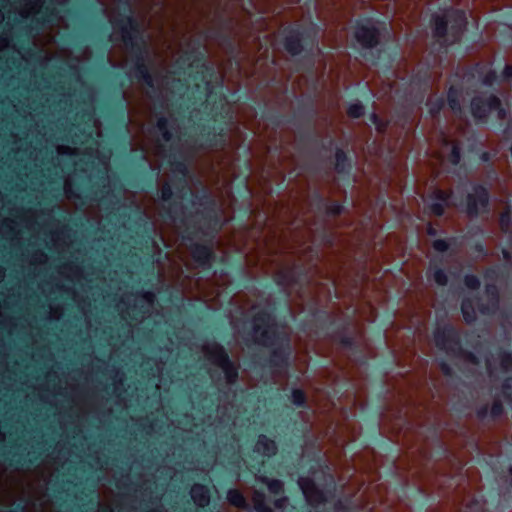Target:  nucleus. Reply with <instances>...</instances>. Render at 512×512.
<instances>
[{"instance_id": "1", "label": "nucleus", "mask_w": 512, "mask_h": 512, "mask_svg": "<svg viewBox=\"0 0 512 512\" xmlns=\"http://www.w3.org/2000/svg\"><path fill=\"white\" fill-rule=\"evenodd\" d=\"M176 73L188 76L200 83L194 84L198 93L194 103H199L202 112L213 122V125L199 122L196 124L197 139L201 148H217L226 144L228 126L233 115L226 104V97L221 90H216L211 82L215 74L212 65L207 61L205 47L200 39L193 41V47L186 51L175 62Z\"/></svg>"}, {"instance_id": "2", "label": "nucleus", "mask_w": 512, "mask_h": 512, "mask_svg": "<svg viewBox=\"0 0 512 512\" xmlns=\"http://www.w3.org/2000/svg\"><path fill=\"white\" fill-rule=\"evenodd\" d=\"M162 217L183 228V239L193 241L204 230L217 232L221 229V220L216 211V201L206 187L199 191H182L174 199V189L165 183L160 190Z\"/></svg>"}, {"instance_id": "3", "label": "nucleus", "mask_w": 512, "mask_h": 512, "mask_svg": "<svg viewBox=\"0 0 512 512\" xmlns=\"http://www.w3.org/2000/svg\"><path fill=\"white\" fill-rule=\"evenodd\" d=\"M286 324L276 320L274 308H262L250 318V328L245 331L246 346L255 345L268 350L259 356L263 367L284 369L289 366L292 354L291 339L285 331Z\"/></svg>"}, {"instance_id": "4", "label": "nucleus", "mask_w": 512, "mask_h": 512, "mask_svg": "<svg viewBox=\"0 0 512 512\" xmlns=\"http://www.w3.org/2000/svg\"><path fill=\"white\" fill-rule=\"evenodd\" d=\"M389 34L387 24L372 16L361 15L353 23V38L360 47V55L374 65L391 67L395 51L380 47L382 38Z\"/></svg>"}, {"instance_id": "5", "label": "nucleus", "mask_w": 512, "mask_h": 512, "mask_svg": "<svg viewBox=\"0 0 512 512\" xmlns=\"http://www.w3.org/2000/svg\"><path fill=\"white\" fill-rule=\"evenodd\" d=\"M321 27L311 21L307 26L301 24L288 25L282 31V46L291 57H299L313 65L316 52L319 50Z\"/></svg>"}, {"instance_id": "6", "label": "nucleus", "mask_w": 512, "mask_h": 512, "mask_svg": "<svg viewBox=\"0 0 512 512\" xmlns=\"http://www.w3.org/2000/svg\"><path fill=\"white\" fill-rule=\"evenodd\" d=\"M430 24L441 52L447 53L450 47L461 43L468 20L464 10L449 9L443 14H432Z\"/></svg>"}, {"instance_id": "7", "label": "nucleus", "mask_w": 512, "mask_h": 512, "mask_svg": "<svg viewBox=\"0 0 512 512\" xmlns=\"http://www.w3.org/2000/svg\"><path fill=\"white\" fill-rule=\"evenodd\" d=\"M485 293L488 297L487 302H484L479 294L466 296L461 300L460 310L467 324L476 322L477 311L481 315L492 316L499 310L500 292L498 287L493 283L486 284Z\"/></svg>"}, {"instance_id": "8", "label": "nucleus", "mask_w": 512, "mask_h": 512, "mask_svg": "<svg viewBox=\"0 0 512 512\" xmlns=\"http://www.w3.org/2000/svg\"><path fill=\"white\" fill-rule=\"evenodd\" d=\"M436 347L456 358H463L472 364H479L475 353L462 346L460 331L452 324L447 323L437 327L433 332Z\"/></svg>"}, {"instance_id": "9", "label": "nucleus", "mask_w": 512, "mask_h": 512, "mask_svg": "<svg viewBox=\"0 0 512 512\" xmlns=\"http://www.w3.org/2000/svg\"><path fill=\"white\" fill-rule=\"evenodd\" d=\"M471 218H476L490 211V192L481 183H471V191L457 204Z\"/></svg>"}, {"instance_id": "10", "label": "nucleus", "mask_w": 512, "mask_h": 512, "mask_svg": "<svg viewBox=\"0 0 512 512\" xmlns=\"http://www.w3.org/2000/svg\"><path fill=\"white\" fill-rule=\"evenodd\" d=\"M297 484L302 491V494L310 506L309 512H330V510H319L321 505L329 502V499L334 496V484L330 485L329 489H321L316 481L310 476H300Z\"/></svg>"}, {"instance_id": "11", "label": "nucleus", "mask_w": 512, "mask_h": 512, "mask_svg": "<svg viewBox=\"0 0 512 512\" xmlns=\"http://www.w3.org/2000/svg\"><path fill=\"white\" fill-rule=\"evenodd\" d=\"M470 110L473 118L479 122H486L493 112L498 119L503 120L507 116L501 99L494 93L482 94L471 99Z\"/></svg>"}, {"instance_id": "12", "label": "nucleus", "mask_w": 512, "mask_h": 512, "mask_svg": "<svg viewBox=\"0 0 512 512\" xmlns=\"http://www.w3.org/2000/svg\"><path fill=\"white\" fill-rule=\"evenodd\" d=\"M168 158V164L171 167V170L175 174H179V176L175 177L172 181V189L174 188V197L182 191H191V187L188 185L187 177L189 175V168L185 161L181 159L178 147L174 144H171L169 148L166 150L164 155Z\"/></svg>"}, {"instance_id": "13", "label": "nucleus", "mask_w": 512, "mask_h": 512, "mask_svg": "<svg viewBox=\"0 0 512 512\" xmlns=\"http://www.w3.org/2000/svg\"><path fill=\"white\" fill-rule=\"evenodd\" d=\"M120 35V39L129 51L130 61L149 58L147 44L142 36L140 24L134 28H125V30H114Z\"/></svg>"}, {"instance_id": "14", "label": "nucleus", "mask_w": 512, "mask_h": 512, "mask_svg": "<svg viewBox=\"0 0 512 512\" xmlns=\"http://www.w3.org/2000/svg\"><path fill=\"white\" fill-rule=\"evenodd\" d=\"M125 184L139 191H149L155 186L156 175L145 162L140 161L134 170L128 171L123 176Z\"/></svg>"}, {"instance_id": "15", "label": "nucleus", "mask_w": 512, "mask_h": 512, "mask_svg": "<svg viewBox=\"0 0 512 512\" xmlns=\"http://www.w3.org/2000/svg\"><path fill=\"white\" fill-rule=\"evenodd\" d=\"M310 204L315 213L326 218H335L347 211L346 203L331 200L325 197L319 190H314L311 193Z\"/></svg>"}, {"instance_id": "16", "label": "nucleus", "mask_w": 512, "mask_h": 512, "mask_svg": "<svg viewBox=\"0 0 512 512\" xmlns=\"http://www.w3.org/2000/svg\"><path fill=\"white\" fill-rule=\"evenodd\" d=\"M152 60L150 58L130 61L125 76L130 82L142 83L148 88H154L156 76L152 71Z\"/></svg>"}, {"instance_id": "17", "label": "nucleus", "mask_w": 512, "mask_h": 512, "mask_svg": "<svg viewBox=\"0 0 512 512\" xmlns=\"http://www.w3.org/2000/svg\"><path fill=\"white\" fill-rule=\"evenodd\" d=\"M453 192L445 191L440 188L434 189L425 199V211L432 216L442 217L446 208L452 205Z\"/></svg>"}, {"instance_id": "18", "label": "nucleus", "mask_w": 512, "mask_h": 512, "mask_svg": "<svg viewBox=\"0 0 512 512\" xmlns=\"http://www.w3.org/2000/svg\"><path fill=\"white\" fill-rule=\"evenodd\" d=\"M276 452V442L265 434H259L252 448L253 455H250V458L256 462V468L259 470L265 460L274 456Z\"/></svg>"}, {"instance_id": "19", "label": "nucleus", "mask_w": 512, "mask_h": 512, "mask_svg": "<svg viewBox=\"0 0 512 512\" xmlns=\"http://www.w3.org/2000/svg\"><path fill=\"white\" fill-rule=\"evenodd\" d=\"M317 116V110L313 99L309 98L307 101H299L295 113L288 118L287 123L292 124H305L308 129H315L314 121Z\"/></svg>"}, {"instance_id": "20", "label": "nucleus", "mask_w": 512, "mask_h": 512, "mask_svg": "<svg viewBox=\"0 0 512 512\" xmlns=\"http://www.w3.org/2000/svg\"><path fill=\"white\" fill-rule=\"evenodd\" d=\"M118 4V16L111 22L113 30H125V28L138 26L140 23L134 15L131 0H119Z\"/></svg>"}, {"instance_id": "21", "label": "nucleus", "mask_w": 512, "mask_h": 512, "mask_svg": "<svg viewBox=\"0 0 512 512\" xmlns=\"http://www.w3.org/2000/svg\"><path fill=\"white\" fill-rule=\"evenodd\" d=\"M190 252L192 259L198 267L204 270H211L213 263L216 261L217 256L209 244L193 242L190 245Z\"/></svg>"}, {"instance_id": "22", "label": "nucleus", "mask_w": 512, "mask_h": 512, "mask_svg": "<svg viewBox=\"0 0 512 512\" xmlns=\"http://www.w3.org/2000/svg\"><path fill=\"white\" fill-rule=\"evenodd\" d=\"M311 317L316 327V334L319 336L329 337L340 323L325 309L314 310L311 313Z\"/></svg>"}, {"instance_id": "23", "label": "nucleus", "mask_w": 512, "mask_h": 512, "mask_svg": "<svg viewBox=\"0 0 512 512\" xmlns=\"http://www.w3.org/2000/svg\"><path fill=\"white\" fill-rule=\"evenodd\" d=\"M350 322L344 321L339 323L335 330L329 336L333 341L337 342L341 347L353 352L359 351V345L353 335L349 333Z\"/></svg>"}, {"instance_id": "24", "label": "nucleus", "mask_w": 512, "mask_h": 512, "mask_svg": "<svg viewBox=\"0 0 512 512\" xmlns=\"http://www.w3.org/2000/svg\"><path fill=\"white\" fill-rule=\"evenodd\" d=\"M260 481L266 485L269 493L275 496L272 501L274 508L278 510L285 508L288 503V497L285 495L283 481L276 478H269L267 476L262 477Z\"/></svg>"}, {"instance_id": "25", "label": "nucleus", "mask_w": 512, "mask_h": 512, "mask_svg": "<svg viewBox=\"0 0 512 512\" xmlns=\"http://www.w3.org/2000/svg\"><path fill=\"white\" fill-rule=\"evenodd\" d=\"M305 274L302 266L294 265L289 269L278 271L274 276V282L280 288H287L298 283V275Z\"/></svg>"}, {"instance_id": "26", "label": "nucleus", "mask_w": 512, "mask_h": 512, "mask_svg": "<svg viewBox=\"0 0 512 512\" xmlns=\"http://www.w3.org/2000/svg\"><path fill=\"white\" fill-rule=\"evenodd\" d=\"M354 167L353 158L349 153L342 148L335 149V163L334 169L343 178H350L352 176Z\"/></svg>"}, {"instance_id": "27", "label": "nucleus", "mask_w": 512, "mask_h": 512, "mask_svg": "<svg viewBox=\"0 0 512 512\" xmlns=\"http://www.w3.org/2000/svg\"><path fill=\"white\" fill-rule=\"evenodd\" d=\"M40 16L33 19V23L37 27H43L45 24L54 22L58 17V12L54 7L53 0H44L38 11Z\"/></svg>"}, {"instance_id": "28", "label": "nucleus", "mask_w": 512, "mask_h": 512, "mask_svg": "<svg viewBox=\"0 0 512 512\" xmlns=\"http://www.w3.org/2000/svg\"><path fill=\"white\" fill-rule=\"evenodd\" d=\"M314 241L319 246H324L331 248L334 246L335 243V234L334 232L328 227L327 223L323 221L322 223L318 224L312 231Z\"/></svg>"}, {"instance_id": "29", "label": "nucleus", "mask_w": 512, "mask_h": 512, "mask_svg": "<svg viewBox=\"0 0 512 512\" xmlns=\"http://www.w3.org/2000/svg\"><path fill=\"white\" fill-rule=\"evenodd\" d=\"M503 413V403L499 399H495L491 407H489V405L487 404L480 406L476 410V417L481 421H484L486 419L497 420L503 415Z\"/></svg>"}, {"instance_id": "30", "label": "nucleus", "mask_w": 512, "mask_h": 512, "mask_svg": "<svg viewBox=\"0 0 512 512\" xmlns=\"http://www.w3.org/2000/svg\"><path fill=\"white\" fill-rule=\"evenodd\" d=\"M300 141L303 143H314L323 151L330 150L335 142L334 138L330 135L328 136L327 141L322 140L315 129H310L301 133Z\"/></svg>"}, {"instance_id": "31", "label": "nucleus", "mask_w": 512, "mask_h": 512, "mask_svg": "<svg viewBox=\"0 0 512 512\" xmlns=\"http://www.w3.org/2000/svg\"><path fill=\"white\" fill-rule=\"evenodd\" d=\"M190 495H191V498L194 501V503L199 508H205L210 503V499H211L210 489L208 486H206L204 484H201V483L194 484L191 488Z\"/></svg>"}, {"instance_id": "32", "label": "nucleus", "mask_w": 512, "mask_h": 512, "mask_svg": "<svg viewBox=\"0 0 512 512\" xmlns=\"http://www.w3.org/2000/svg\"><path fill=\"white\" fill-rule=\"evenodd\" d=\"M463 95L462 83L452 84L447 91V105L454 113L462 112L461 98Z\"/></svg>"}, {"instance_id": "33", "label": "nucleus", "mask_w": 512, "mask_h": 512, "mask_svg": "<svg viewBox=\"0 0 512 512\" xmlns=\"http://www.w3.org/2000/svg\"><path fill=\"white\" fill-rule=\"evenodd\" d=\"M112 196H114L113 193L105 184L97 183L96 189H94V186H91L85 190L86 198L97 200L103 204H106Z\"/></svg>"}, {"instance_id": "34", "label": "nucleus", "mask_w": 512, "mask_h": 512, "mask_svg": "<svg viewBox=\"0 0 512 512\" xmlns=\"http://www.w3.org/2000/svg\"><path fill=\"white\" fill-rule=\"evenodd\" d=\"M208 356L209 359L220 368H223L232 361L228 351L222 345H216L208 352Z\"/></svg>"}, {"instance_id": "35", "label": "nucleus", "mask_w": 512, "mask_h": 512, "mask_svg": "<svg viewBox=\"0 0 512 512\" xmlns=\"http://www.w3.org/2000/svg\"><path fill=\"white\" fill-rule=\"evenodd\" d=\"M63 493H64L63 489L57 488V489H54L53 496L55 497V499L57 501H61L60 506L65 507L70 512H86L87 511L86 506H88L89 504H91L92 506L96 505V502H94L93 500H90L89 502L83 503L81 505L70 504L64 500Z\"/></svg>"}, {"instance_id": "36", "label": "nucleus", "mask_w": 512, "mask_h": 512, "mask_svg": "<svg viewBox=\"0 0 512 512\" xmlns=\"http://www.w3.org/2000/svg\"><path fill=\"white\" fill-rule=\"evenodd\" d=\"M445 145L451 144V150L447 156V161L454 167L465 169V164L462 161V148L459 142H450L448 139L444 140Z\"/></svg>"}, {"instance_id": "37", "label": "nucleus", "mask_w": 512, "mask_h": 512, "mask_svg": "<svg viewBox=\"0 0 512 512\" xmlns=\"http://www.w3.org/2000/svg\"><path fill=\"white\" fill-rule=\"evenodd\" d=\"M457 243L458 238L455 236H451L445 239H435L432 242V247L438 253H446L449 251H451V253H454Z\"/></svg>"}, {"instance_id": "38", "label": "nucleus", "mask_w": 512, "mask_h": 512, "mask_svg": "<svg viewBox=\"0 0 512 512\" xmlns=\"http://www.w3.org/2000/svg\"><path fill=\"white\" fill-rule=\"evenodd\" d=\"M428 273L437 286L445 287L448 284L449 279L447 272L441 266L435 265L433 262H431Z\"/></svg>"}, {"instance_id": "39", "label": "nucleus", "mask_w": 512, "mask_h": 512, "mask_svg": "<svg viewBox=\"0 0 512 512\" xmlns=\"http://www.w3.org/2000/svg\"><path fill=\"white\" fill-rule=\"evenodd\" d=\"M156 128L159 131L164 142H171L174 138L172 125L168 118L161 116L157 119Z\"/></svg>"}, {"instance_id": "40", "label": "nucleus", "mask_w": 512, "mask_h": 512, "mask_svg": "<svg viewBox=\"0 0 512 512\" xmlns=\"http://www.w3.org/2000/svg\"><path fill=\"white\" fill-rule=\"evenodd\" d=\"M226 499L234 507L244 509L247 507V501L244 494L237 488H230L226 493Z\"/></svg>"}, {"instance_id": "41", "label": "nucleus", "mask_w": 512, "mask_h": 512, "mask_svg": "<svg viewBox=\"0 0 512 512\" xmlns=\"http://www.w3.org/2000/svg\"><path fill=\"white\" fill-rule=\"evenodd\" d=\"M253 504L256 512H275L274 509L267 503L265 493L255 491L253 496Z\"/></svg>"}, {"instance_id": "42", "label": "nucleus", "mask_w": 512, "mask_h": 512, "mask_svg": "<svg viewBox=\"0 0 512 512\" xmlns=\"http://www.w3.org/2000/svg\"><path fill=\"white\" fill-rule=\"evenodd\" d=\"M476 68H479V74L481 76V83L484 86L491 87L494 84H500V75L493 69H489L487 72L483 73L480 64L476 65Z\"/></svg>"}, {"instance_id": "43", "label": "nucleus", "mask_w": 512, "mask_h": 512, "mask_svg": "<svg viewBox=\"0 0 512 512\" xmlns=\"http://www.w3.org/2000/svg\"><path fill=\"white\" fill-rule=\"evenodd\" d=\"M288 400L297 408H305L307 406V396L301 388H293Z\"/></svg>"}, {"instance_id": "44", "label": "nucleus", "mask_w": 512, "mask_h": 512, "mask_svg": "<svg viewBox=\"0 0 512 512\" xmlns=\"http://www.w3.org/2000/svg\"><path fill=\"white\" fill-rule=\"evenodd\" d=\"M445 99L443 97H437L435 99H429L426 102V106L428 107V112L431 115V117H438L441 113V111L445 107Z\"/></svg>"}, {"instance_id": "45", "label": "nucleus", "mask_w": 512, "mask_h": 512, "mask_svg": "<svg viewBox=\"0 0 512 512\" xmlns=\"http://www.w3.org/2000/svg\"><path fill=\"white\" fill-rule=\"evenodd\" d=\"M227 383L236 384L239 378V369L238 366L231 361L229 364H226L223 368H221Z\"/></svg>"}, {"instance_id": "46", "label": "nucleus", "mask_w": 512, "mask_h": 512, "mask_svg": "<svg viewBox=\"0 0 512 512\" xmlns=\"http://www.w3.org/2000/svg\"><path fill=\"white\" fill-rule=\"evenodd\" d=\"M262 117L275 127H280L288 120L283 114L275 110H265Z\"/></svg>"}, {"instance_id": "47", "label": "nucleus", "mask_w": 512, "mask_h": 512, "mask_svg": "<svg viewBox=\"0 0 512 512\" xmlns=\"http://www.w3.org/2000/svg\"><path fill=\"white\" fill-rule=\"evenodd\" d=\"M29 457H27L24 454H17L13 453V459L11 461L12 465L15 466H24L25 464H34L35 461L38 460L39 454H37L35 451H33L31 454H28Z\"/></svg>"}, {"instance_id": "48", "label": "nucleus", "mask_w": 512, "mask_h": 512, "mask_svg": "<svg viewBox=\"0 0 512 512\" xmlns=\"http://www.w3.org/2000/svg\"><path fill=\"white\" fill-rule=\"evenodd\" d=\"M500 367L504 372L512 371V352L503 348L498 351Z\"/></svg>"}, {"instance_id": "49", "label": "nucleus", "mask_w": 512, "mask_h": 512, "mask_svg": "<svg viewBox=\"0 0 512 512\" xmlns=\"http://www.w3.org/2000/svg\"><path fill=\"white\" fill-rule=\"evenodd\" d=\"M430 77L431 76H430V72H429L428 68L420 69L417 72L412 74L411 83L418 85V86L428 87Z\"/></svg>"}, {"instance_id": "50", "label": "nucleus", "mask_w": 512, "mask_h": 512, "mask_svg": "<svg viewBox=\"0 0 512 512\" xmlns=\"http://www.w3.org/2000/svg\"><path fill=\"white\" fill-rule=\"evenodd\" d=\"M346 112L350 118L360 119L365 115V106L360 101H356L348 105Z\"/></svg>"}, {"instance_id": "51", "label": "nucleus", "mask_w": 512, "mask_h": 512, "mask_svg": "<svg viewBox=\"0 0 512 512\" xmlns=\"http://www.w3.org/2000/svg\"><path fill=\"white\" fill-rule=\"evenodd\" d=\"M464 285L471 290H478L481 286L479 277L475 274H466L463 278Z\"/></svg>"}, {"instance_id": "52", "label": "nucleus", "mask_w": 512, "mask_h": 512, "mask_svg": "<svg viewBox=\"0 0 512 512\" xmlns=\"http://www.w3.org/2000/svg\"><path fill=\"white\" fill-rule=\"evenodd\" d=\"M333 508L337 512H352L354 505L351 499H339L334 503Z\"/></svg>"}, {"instance_id": "53", "label": "nucleus", "mask_w": 512, "mask_h": 512, "mask_svg": "<svg viewBox=\"0 0 512 512\" xmlns=\"http://www.w3.org/2000/svg\"><path fill=\"white\" fill-rule=\"evenodd\" d=\"M237 270L238 273L242 276V279L239 281L238 286L242 288H249L252 283V278L246 273L244 267L240 262L237 261Z\"/></svg>"}, {"instance_id": "54", "label": "nucleus", "mask_w": 512, "mask_h": 512, "mask_svg": "<svg viewBox=\"0 0 512 512\" xmlns=\"http://www.w3.org/2000/svg\"><path fill=\"white\" fill-rule=\"evenodd\" d=\"M501 393L506 400L512 402V376L503 380L501 384Z\"/></svg>"}, {"instance_id": "55", "label": "nucleus", "mask_w": 512, "mask_h": 512, "mask_svg": "<svg viewBox=\"0 0 512 512\" xmlns=\"http://www.w3.org/2000/svg\"><path fill=\"white\" fill-rule=\"evenodd\" d=\"M437 444H438V453L441 458L449 459L453 456V453L451 452V450L447 447V445L439 437H437Z\"/></svg>"}, {"instance_id": "56", "label": "nucleus", "mask_w": 512, "mask_h": 512, "mask_svg": "<svg viewBox=\"0 0 512 512\" xmlns=\"http://www.w3.org/2000/svg\"><path fill=\"white\" fill-rule=\"evenodd\" d=\"M369 120L376 126L378 132H384L387 128V124L382 121L378 114L372 112L369 115Z\"/></svg>"}, {"instance_id": "57", "label": "nucleus", "mask_w": 512, "mask_h": 512, "mask_svg": "<svg viewBox=\"0 0 512 512\" xmlns=\"http://www.w3.org/2000/svg\"><path fill=\"white\" fill-rule=\"evenodd\" d=\"M512 80V65L506 64L500 74V81L507 82Z\"/></svg>"}, {"instance_id": "58", "label": "nucleus", "mask_w": 512, "mask_h": 512, "mask_svg": "<svg viewBox=\"0 0 512 512\" xmlns=\"http://www.w3.org/2000/svg\"><path fill=\"white\" fill-rule=\"evenodd\" d=\"M477 158L481 163H490L492 160V154L488 151L480 150L477 154Z\"/></svg>"}, {"instance_id": "59", "label": "nucleus", "mask_w": 512, "mask_h": 512, "mask_svg": "<svg viewBox=\"0 0 512 512\" xmlns=\"http://www.w3.org/2000/svg\"><path fill=\"white\" fill-rule=\"evenodd\" d=\"M439 366H440V369H441L442 373L445 376H451L452 375V373H453L452 367L449 365V363L447 361L442 360L439 363Z\"/></svg>"}, {"instance_id": "60", "label": "nucleus", "mask_w": 512, "mask_h": 512, "mask_svg": "<svg viewBox=\"0 0 512 512\" xmlns=\"http://www.w3.org/2000/svg\"><path fill=\"white\" fill-rule=\"evenodd\" d=\"M426 234L429 237H436L439 235V230L436 227H434L432 223H428L426 226Z\"/></svg>"}, {"instance_id": "61", "label": "nucleus", "mask_w": 512, "mask_h": 512, "mask_svg": "<svg viewBox=\"0 0 512 512\" xmlns=\"http://www.w3.org/2000/svg\"><path fill=\"white\" fill-rule=\"evenodd\" d=\"M135 486L134 484L132 483H127L126 481H118L116 483V487L119 489V490H125V491H131L132 487Z\"/></svg>"}, {"instance_id": "62", "label": "nucleus", "mask_w": 512, "mask_h": 512, "mask_svg": "<svg viewBox=\"0 0 512 512\" xmlns=\"http://www.w3.org/2000/svg\"><path fill=\"white\" fill-rule=\"evenodd\" d=\"M480 150L476 142L469 144L467 147V151L475 156H477Z\"/></svg>"}, {"instance_id": "63", "label": "nucleus", "mask_w": 512, "mask_h": 512, "mask_svg": "<svg viewBox=\"0 0 512 512\" xmlns=\"http://www.w3.org/2000/svg\"><path fill=\"white\" fill-rule=\"evenodd\" d=\"M474 250L483 256L487 255V250L482 243H476L474 246Z\"/></svg>"}, {"instance_id": "64", "label": "nucleus", "mask_w": 512, "mask_h": 512, "mask_svg": "<svg viewBox=\"0 0 512 512\" xmlns=\"http://www.w3.org/2000/svg\"><path fill=\"white\" fill-rule=\"evenodd\" d=\"M395 366V357L392 355V357L385 363L384 369L386 372L391 371Z\"/></svg>"}]
</instances>
